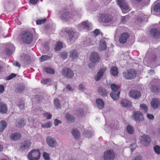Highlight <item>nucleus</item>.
<instances>
[{
    "label": "nucleus",
    "mask_w": 160,
    "mask_h": 160,
    "mask_svg": "<svg viewBox=\"0 0 160 160\" xmlns=\"http://www.w3.org/2000/svg\"><path fill=\"white\" fill-rule=\"evenodd\" d=\"M22 40L24 43H30L33 39V35L32 32L29 31H24L21 35Z\"/></svg>",
    "instance_id": "obj_1"
},
{
    "label": "nucleus",
    "mask_w": 160,
    "mask_h": 160,
    "mask_svg": "<svg viewBox=\"0 0 160 160\" xmlns=\"http://www.w3.org/2000/svg\"><path fill=\"white\" fill-rule=\"evenodd\" d=\"M40 154L39 150H31L28 153V158L29 160H38L40 158Z\"/></svg>",
    "instance_id": "obj_2"
},
{
    "label": "nucleus",
    "mask_w": 160,
    "mask_h": 160,
    "mask_svg": "<svg viewBox=\"0 0 160 160\" xmlns=\"http://www.w3.org/2000/svg\"><path fill=\"white\" fill-rule=\"evenodd\" d=\"M62 74L64 77L69 79L72 78L74 76L73 71L69 68L63 69L62 70Z\"/></svg>",
    "instance_id": "obj_3"
},
{
    "label": "nucleus",
    "mask_w": 160,
    "mask_h": 160,
    "mask_svg": "<svg viewBox=\"0 0 160 160\" xmlns=\"http://www.w3.org/2000/svg\"><path fill=\"white\" fill-rule=\"evenodd\" d=\"M100 60V57L98 53L95 52L92 53L91 56V68L94 67L96 65L97 62Z\"/></svg>",
    "instance_id": "obj_4"
},
{
    "label": "nucleus",
    "mask_w": 160,
    "mask_h": 160,
    "mask_svg": "<svg viewBox=\"0 0 160 160\" xmlns=\"http://www.w3.org/2000/svg\"><path fill=\"white\" fill-rule=\"evenodd\" d=\"M132 118L137 122H140L144 120L142 114L140 111H134L131 116Z\"/></svg>",
    "instance_id": "obj_5"
},
{
    "label": "nucleus",
    "mask_w": 160,
    "mask_h": 160,
    "mask_svg": "<svg viewBox=\"0 0 160 160\" xmlns=\"http://www.w3.org/2000/svg\"><path fill=\"white\" fill-rule=\"evenodd\" d=\"M123 75L126 79H132L136 77V71L131 69L127 72H123Z\"/></svg>",
    "instance_id": "obj_6"
},
{
    "label": "nucleus",
    "mask_w": 160,
    "mask_h": 160,
    "mask_svg": "<svg viewBox=\"0 0 160 160\" xmlns=\"http://www.w3.org/2000/svg\"><path fill=\"white\" fill-rule=\"evenodd\" d=\"M141 143L144 146H147L150 143L151 138L148 135L143 134L139 137Z\"/></svg>",
    "instance_id": "obj_7"
},
{
    "label": "nucleus",
    "mask_w": 160,
    "mask_h": 160,
    "mask_svg": "<svg viewBox=\"0 0 160 160\" xmlns=\"http://www.w3.org/2000/svg\"><path fill=\"white\" fill-rule=\"evenodd\" d=\"M114 156V152L111 150L106 151L104 153V158L105 160H113Z\"/></svg>",
    "instance_id": "obj_8"
},
{
    "label": "nucleus",
    "mask_w": 160,
    "mask_h": 160,
    "mask_svg": "<svg viewBox=\"0 0 160 160\" xmlns=\"http://www.w3.org/2000/svg\"><path fill=\"white\" fill-rule=\"evenodd\" d=\"M46 142L48 146L51 148L56 147L57 143L55 139L49 136L47 138Z\"/></svg>",
    "instance_id": "obj_9"
},
{
    "label": "nucleus",
    "mask_w": 160,
    "mask_h": 160,
    "mask_svg": "<svg viewBox=\"0 0 160 160\" xmlns=\"http://www.w3.org/2000/svg\"><path fill=\"white\" fill-rule=\"evenodd\" d=\"M129 94L130 97L135 99H138L141 98V94L138 91L132 90L129 92Z\"/></svg>",
    "instance_id": "obj_10"
},
{
    "label": "nucleus",
    "mask_w": 160,
    "mask_h": 160,
    "mask_svg": "<svg viewBox=\"0 0 160 160\" xmlns=\"http://www.w3.org/2000/svg\"><path fill=\"white\" fill-rule=\"evenodd\" d=\"M151 105L153 109H157L160 106V101L158 99L154 98L151 102Z\"/></svg>",
    "instance_id": "obj_11"
},
{
    "label": "nucleus",
    "mask_w": 160,
    "mask_h": 160,
    "mask_svg": "<svg viewBox=\"0 0 160 160\" xmlns=\"http://www.w3.org/2000/svg\"><path fill=\"white\" fill-rule=\"evenodd\" d=\"M118 5L121 8L124 10H129V8L125 0H117Z\"/></svg>",
    "instance_id": "obj_12"
},
{
    "label": "nucleus",
    "mask_w": 160,
    "mask_h": 160,
    "mask_svg": "<svg viewBox=\"0 0 160 160\" xmlns=\"http://www.w3.org/2000/svg\"><path fill=\"white\" fill-rule=\"evenodd\" d=\"M106 69L105 68H101L97 73L95 76L94 78L96 81L99 80L103 76L104 73L105 72Z\"/></svg>",
    "instance_id": "obj_13"
},
{
    "label": "nucleus",
    "mask_w": 160,
    "mask_h": 160,
    "mask_svg": "<svg viewBox=\"0 0 160 160\" xmlns=\"http://www.w3.org/2000/svg\"><path fill=\"white\" fill-rule=\"evenodd\" d=\"M97 91L99 94L103 97L106 96L108 94V92L107 90L102 86L98 87Z\"/></svg>",
    "instance_id": "obj_14"
},
{
    "label": "nucleus",
    "mask_w": 160,
    "mask_h": 160,
    "mask_svg": "<svg viewBox=\"0 0 160 160\" xmlns=\"http://www.w3.org/2000/svg\"><path fill=\"white\" fill-rule=\"evenodd\" d=\"M78 57V53L76 50L73 49L70 51L69 57L71 60L73 61L76 59Z\"/></svg>",
    "instance_id": "obj_15"
},
{
    "label": "nucleus",
    "mask_w": 160,
    "mask_h": 160,
    "mask_svg": "<svg viewBox=\"0 0 160 160\" xmlns=\"http://www.w3.org/2000/svg\"><path fill=\"white\" fill-rule=\"evenodd\" d=\"M150 32L151 35L155 38H159L160 36V32L156 28H151Z\"/></svg>",
    "instance_id": "obj_16"
},
{
    "label": "nucleus",
    "mask_w": 160,
    "mask_h": 160,
    "mask_svg": "<svg viewBox=\"0 0 160 160\" xmlns=\"http://www.w3.org/2000/svg\"><path fill=\"white\" fill-rule=\"evenodd\" d=\"M101 22H109L112 21L111 17L108 15L102 14L100 16Z\"/></svg>",
    "instance_id": "obj_17"
},
{
    "label": "nucleus",
    "mask_w": 160,
    "mask_h": 160,
    "mask_svg": "<svg viewBox=\"0 0 160 160\" xmlns=\"http://www.w3.org/2000/svg\"><path fill=\"white\" fill-rule=\"evenodd\" d=\"M129 37L128 34L127 33H122L119 38L120 42L122 43H124L126 42L127 39Z\"/></svg>",
    "instance_id": "obj_18"
},
{
    "label": "nucleus",
    "mask_w": 160,
    "mask_h": 160,
    "mask_svg": "<svg viewBox=\"0 0 160 160\" xmlns=\"http://www.w3.org/2000/svg\"><path fill=\"white\" fill-rule=\"evenodd\" d=\"M31 143L29 141H25L21 143V148L23 150L28 149L30 146Z\"/></svg>",
    "instance_id": "obj_19"
},
{
    "label": "nucleus",
    "mask_w": 160,
    "mask_h": 160,
    "mask_svg": "<svg viewBox=\"0 0 160 160\" xmlns=\"http://www.w3.org/2000/svg\"><path fill=\"white\" fill-rule=\"evenodd\" d=\"M21 60L24 62L25 63H28V62L31 60L30 57L28 55L25 54L24 53L21 54L20 56Z\"/></svg>",
    "instance_id": "obj_20"
},
{
    "label": "nucleus",
    "mask_w": 160,
    "mask_h": 160,
    "mask_svg": "<svg viewBox=\"0 0 160 160\" xmlns=\"http://www.w3.org/2000/svg\"><path fill=\"white\" fill-rule=\"evenodd\" d=\"M89 22L88 21H84L82 22L80 24L78 25V27L79 28L80 30H81L82 29H88L89 27Z\"/></svg>",
    "instance_id": "obj_21"
},
{
    "label": "nucleus",
    "mask_w": 160,
    "mask_h": 160,
    "mask_svg": "<svg viewBox=\"0 0 160 160\" xmlns=\"http://www.w3.org/2000/svg\"><path fill=\"white\" fill-rule=\"evenodd\" d=\"M151 92L154 93L158 94L160 92V88L156 85H152L150 88Z\"/></svg>",
    "instance_id": "obj_22"
},
{
    "label": "nucleus",
    "mask_w": 160,
    "mask_h": 160,
    "mask_svg": "<svg viewBox=\"0 0 160 160\" xmlns=\"http://www.w3.org/2000/svg\"><path fill=\"white\" fill-rule=\"evenodd\" d=\"M8 110L6 105L2 102H0V112L2 114L6 113Z\"/></svg>",
    "instance_id": "obj_23"
},
{
    "label": "nucleus",
    "mask_w": 160,
    "mask_h": 160,
    "mask_svg": "<svg viewBox=\"0 0 160 160\" xmlns=\"http://www.w3.org/2000/svg\"><path fill=\"white\" fill-rule=\"evenodd\" d=\"M121 104L124 107H131L132 106V103L126 100H122L121 102Z\"/></svg>",
    "instance_id": "obj_24"
},
{
    "label": "nucleus",
    "mask_w": 160,
    "mask_h": 160,
    "mask_svg": "<svg viewBox=\"0 0 160 160\" xmlns=\"http://www.w3.org/2000/svg\"><path fill=\"white\" fill-rule=\"evenodd\" d=\"M99 48L101 51H104L107 48V43L106 41L103 40H101Z\"/></svg>",
    "instance_id": "obj_25"
},
{
    "label": "nucleus",
    "mask_w": 160,
    "mask_h": 160,
    "mask_svg": "<svg viewBox=\"0 0 160 160\" xmlns=\"http://www.w3.org/2000/svg\"><path fill=\"white\" fill-rule=\"evenodd\" d=\"M97 107L99 109H102L104 106V104L101 98L97 99L96 100Z\"/></svg>",
    "instance_id": "obj_26"
},
{
    "label": "nucleus",
    "mask_w": 160,
    "mask_h": 160,
    "mask_svg": "<svg viewBox=\"0 0 160 160\" xmlns=\"http://www.w3.org/2000/svg\"><path fill=\"white\" fill-rule=\"evenodd\" d=\"M21 137V134L19 133H15L11 135L10 138L11 140L16 141L20 139Z\"/></svg>",
    "instance_id": "obj_27"
},
{
    "label": "nucleus",
    "mask_w": 160,
    "mask_h": 160,
    "mask_svg": "<svg viewBox=\"0 0 160 160\" xmlns=\"http://www.w3.org/2000/svg\"><path fill=\"white\" fill-rule=\"evenodd\" d=\"M160 12V3L156 4L151 9V12L155 14V12Z\"/></svg>",
    "instance_id": "obj_28"
},
{
    "label": "nucleus",
    "mask_w": 160,
    "mask_h": 160,
    "mask_svg": "<svg viewBox=\"0 0 160 160\" xmlns=\"http://www.w3.org/2000/svg\"><path fill=\"white\" fill-rule=\"evenodd\" d=\"M120 92H112L110 94L111 98L114 100L118 99L119 98Z\"/></svg>",
    "instance_id": "obj_29"
},
{
    "label": "nucleus",
    "mask_w": 160,
    "mask_h": 160,
    "mask_svg": "<svg viewBox=\"0 0 160 160\" xmlns=\"http://www.w3.org/2000/svg\"><path fill=\"white\" fill-rule=\"evenodd\" d=\"M7 127V123L6 122L2 120L0 122V132H2Z\"/></svg>",
    "instance_id": "obj_30"
},
{
    "label": "nucleus",
    "mask_w": 160,
    "mask_h": 160,
    "mask_svg": "<svg viewBox=\"0 0 160 160\" xmlns=\"http://www.w3.org/2000/svg\"><path fill=\"white\" fill-rule=\"evenodd\" d=\"M72 135L75 139H78L79 138L80 133L79 131L76 129L72 130Z\"/></svg>",
    "instance_id": "obj_31"
},
{
    "label": "nucleus",
    "mask_w": 160,
    "mask_h": 160,
    "mask_svg": "<svg viewBox=\"0 0 160 160\" xmlns=\"http://www.w3.org/2000/svg\"><path fill=\"white\" fill-rule=\"evenodd\" d=\"M61 18L63 21H66L68 20V19L70 18L69 12H64L62 15Z\"/></svg>",
    "instance_id": "obj_32"
},
{
    "label": "nucleus",
    "mask_w": 160,
    "mask_h": 160,
    "mask_svg": "<svg viewBox=\"0 0 160 160\" xmlns=\"http://www.w3.org/2000/svg\"><path fill=\"white\" fill-rule=\"evenodd\" d=\"M68 36L70 40L74 41L75 38L74 37V32L72 30H68Z\"/></svg>",
    "instance_id": "obj_33"
},
{
    "label": "nucleus",
    "mask_w": 160,
    "mask_h": 160,
    "mask_svg": "<svg viewBox=\"0 0 160 160\" xmlns=\"http://www.w3.org/2000/svg\"><path fill=\"white\" fill-rule=\"evenodd\" d=\"M25 123L24 120L22 119H18L17 120L16 125L19 127H21L25 125Z\"/></svg>",
    "instance_id": "obj_34"
},
{
    "label": "nucleus",
    "mask_w": 160,
    "mask_h": 160,
    "mask_svg": "<svg viewBox=\"0 0 160 160\" xmlns=\"http://www.w3.org/2000/svg\"><path fill=\"white\" fill-rule=\"evenodd\" d=\"M111 74L114 76H117L118 73V68L115 67H113L112 68H111Z\"/></svg>",
    "instance_id": "obj_35"
},
{
    "label": "nucleus",
    "mask_w": 160,
    "mask_h": 160,
    "mask_svg": "<svg viewBox=\"0 0 160 160\" xmlns=\"http://www.w3.org/2000/svg\"><path fill=\"white\" fill-rule=\"evenodd\" d=\"M111 87L113 91L112 92H120L119 91V87L116 84H112L111 85Z\"/></svg>",
    "instance_id": "obj_36"
},
{
    "label": "nucleus",
    "mask_w": 160,
    "mask_h": 160,
    "mask_svg": "<svg viewBox=\"0 0 160 160\" xmlns=\"http://www.w3.org/2000/svg\"><path fill=\"white\" fill-rule=\"evenodd\" d=\"M66 118L68 120L71 122H73L75 120L73 116L69 113H67L66 114Z\"/></svg>",
    "instance_id": "obj_37"
},
{
    "label": "nucleus",
    "mask_w": 160,
    "mask_h": 160,
    "mask_svg": "<svg viewBox=\"0 0 160 160\" xmlns=\"http://www.w3.org/2000/svg\"><path fill=\"white\" fill-rule=\"evenodd\" d=\"M54 105L56 108H60L61 107L60 101L58 98H56L54 101Z\"/></svg>",
    "instance_id": "obj_38"
},
{
    "label": "nucleus",
    "mask_w": 160,
    "mask_h": 160,
    "mask_svg": "<svg viewBox=\"0 0 160 160\" xmlns=\"http://www.w3.org/2000/svg\"><path fill=\"white\" fill-rule=\"evenodd\" d=\"M51 57L49 56L42 55L40 58V60L41 62H44L46 60L49 59Z\"/></svg>",
    "instance_id": "obj_39"
},
{
    "label": "nucleus",
    "mask_w": 160,
    "mask_h": 160,
    "mask_svg": "<svg viewBox=\"0 0 160 160\" xmlns=\"http://www.w3.org/2000/svg\"><path fill=\"white\" fill-rule=\"evenodd\" d=\"M127 130L128 132L130 134H132L134 133L133 128L130 125L127 126Z\"/></svg>",
    "instance_id": "obj_40"
},
{
    "label": "nucleus",
    "mask_w": 160,
    "mask_h": 160,
    "mask_svg": "<svg viewBox=\"0 0 160 160\" xmlns=\"http://www.w3.org/2000/svg\"><path fill=\"white\" fill-rule=\"evenodd\" d=\"M62 43L60 42H58L56 45L55 49L57 50H60L62 48Z\"/></svg>",
    "instance_id": "obj_41"
},
{
    "label": "nucleus",
    "mask_w": 160,
    "mask_h": 160,
    "mask_svg": "<svg viewBox=\"0 0 160 160\" xmlns=\"http://www.w3.org/2000/svg\"><path fill=\"white\" fill-rule=\"evenodd\" d=\"M25 88V86L22 85H20L17 88V91L18 92H20L24 91Z\"/></svg>",
    "instance_id": "obj_42"
},
{
    "label": "nucleus",
    "mask_w": 160,
    "mask_h": 160,
    "mask_svg": "<svg viewBox=\"0 0 160 160\" xmlns=\"http://www.w3.org/2000/svg\"><path fill=\"white\" fill-rule=\"evenodd\" d=\"M59 56L62 58L65 59L68 56V53L66 52H62L60 54Z\"/></svg>",
    "instance_id": "obj_43"
},
{
    "label": "nucleus",
    "mask_w": 160,
    "mask_h": 160,
    "mask_svg": "<svg viewBox=\"0 0 160 160\" xmlns=\"http://www.w3.org/2000/svg\"><path fill=\"white\" fill-rule=\"evenodd\" d=\"M45 69L46 72L48 73L53 74L55 73V71L51 68H45Z\"/></svg>",
    "instance_id": "obj_44"
},
{
    "label": "nucleus",
    "mask_w": 160,
    "mask_h": 160,
    "mask_svg": "<svg viewBox=\"0 0 160 160\" xmlns=\"http://www.w3.org/2000/svg\"><path fill=\"white\" fill-rule=\"evenodd\" d=\"M46 21V18L39 19L37 20L36 23L37 25H40L44 23Z\"/></svg>",
    "instance_id": "obj_45"
},
{
    "label": "nucleus",
    "mask_w": 160,
    "mask_h": 160,
    "mask_svg": "<svg viewBox=\"0 0 160 160\" xmlns=\"http://www.w3.org/2000/svg\"><path fill=\"white\" fill-rule=\"evenodd\" d=\"M155 152L157 154H160V147L158 145L155 146L153 148Z\"/></svg>",
    "instance_id": "obj_46"
},
{
    "label": "nucleus",
    "mask_w": 160,
    "mask_h": 160,
    "mask_svg": "<svg viewBox=\"0 0 160 160\" xmlns=\"http://www.w3.org/2000/svg\"><path fill=\"white\" fill-rule=\"evenodd\" d=\"M52 125L51 122H48L44 124H42V127L44 128H48L51 127Z\"/></svg>",
    "instance_id": "obj_47"
},
{
    "label": "nucleus",
    "mask_w": 160,
    "mask_h": 160,
    "mask_svg": "<svg viewBox=\"0 0 160 160\" xmlns=\"http://www.w3.org/2000/svg\"><path fill=\"white\" fill-rule=\"evenodd\" d=\"M43 116L46 118L48 119H50L52 117V115L49 112H47L43 114Z\"/></svg>",
    "instance_id": "obj_48"
},
{
    "label": "nucleus",
    "mask_w": 160,
    "mask_h": 160,
    "mask_svg": "<svg viewBox=\"0 0 160 160\" xmlns=\"http://www.w3.org/2000/svg\"><path fill=\"white\" fill-rule=\"evenodd\" d=\"M43 156L45 160H50L49 154L46 152H44Z\"/></svg>",
    "instance_id": "obj_49"
},
{
    "label": "nucleus",
    "mask_w": 160,
    "mask_h": 160,
    "mask_svg": "<svg viewBox=\"0 0 160 160\" xmlns=\"http://www.w3.org/2000/svg\"><path fill=\"white\" fill-rule=\"evenodd\" d=\"M83 113V111L82 109H78L76 112V114L79 116L82 115Z\"/></svg>",
    "instance_id": "obj_50"
},
{
    "label": "nucleus",
    "mask_w": 160,
    "mask_h": 160,
    "mask_svg": "<svg viewBox=\"0 0 160 160\" xmlns=\"http://www.w3.org/2000/svg\"><path fill=\"white\" fill-rule=\"evenodd\" d=\"M16 74L13 73H12L11 74H10L9 76L6 79L8 80H11L13 78L16 77Z\"/></svg>",
    "instance_id": "obj_51"
},
{
    "label": "nucleus",
    "mask_w": 160,
    "mask_h": 160,
    "mask_svg": "<svg viewBox=\"0 0 160 160\" xmlns=\"http://www.w3.org/2000/svg\"><path fill=\"white\" fill-rule=\"evenodd\" d=\"M140 107L144 109L145 112H146L148 111V107L147 105L145 104H141L140 105Z\"/></svg>",
    "instance_id": "obj_52"
},
{
    "label": "nucleus",
    "mask_w": 160,
    "mask_h": 160,
    "mask_svg": "<svg viewBox=\"0 0 160 160\" xmlns=\"http://www.w3.org/2000/svg\"><path fill=\"white\" fill-rule=\"evenodd\" d=\"M18 106L21 110L23 109L24 107V104L23 101H22L19 102Z\"/></svg>",
    "instance_id": "obj_53"
},
{
    "label": "nucleus",
    "mask_w": 160,
    "mask_h": 160,
    "mask_svg": "<svg viewBox=\"0 0 160 160\" xmlns=\"http://www.w3.org/2000/svg\"><path fill=\"white\" fill-rule=\"evenodd\" d=\"M78 89L80 91H83L85 89L84 85L83 84H80L78 85Z\"/></svg>",
    "instance_id": "obj_54"
},
{
    "label": "nucleus",
    "mask_w": 160,
    "mask_h": 160,
    "mask_svg": "<svg viewBox=\"0 0 160 160\" xmlns=\"http://www.w3.org/2000/svg\"><path fill=\"white\" fill-rule=\"evenodd\" d=\"M51 79L49 78L46 79L41 81V83L43 84H46L48 82L50 81Z\"/></svg>",
    "instance_id": "obj_55"
},
{
    "label": "nucleus",
    "mask_w": 160,
    "mask_h": 160,
    "mask_svg": "<svg viewBox=\"0 0 160 160\" xmlns=\"http://www.w3.org/2000/svg\"><path fill=\"white\" fill-rule=\"evenodd\" d=\"M61 123V121L58 119H55L54 120V124L55 126H57L59 124Z\"/></svg>",
    "instance_id": "obj_56"
},
{
    "label": "nucleus",
    "mask_w": 160,
    "mask_h": 160,
    "mask_svg": "<svg viewBox=\"0 0 160 160\" xmlns=\"http://www.w3.org/2000/svg\"><path fill=\"white\" fill-rule=\"evenodd\" d=\"M66 87V88L69 91L73 92L74 89L72 88V87L69 84H67Z\"/></svg>",
    "instance_id": "obj_57"
},
{
    "label": "nucleus",
    "mask_w": 160,
    "mask_h": 160,
    "mask_svg": "<svg viewBox=\"0 0 160 160\" xmlns=\"http://www.w3.org/2000/svg\"><path fill=\"white\" fill-rule=\"evenodd\" d=\"M128 17L127 16L122 17L121 18L122 22V23H125L126 21V19Z\"/></svg>",
    "instance_id": "obj_58"
},
{
    "label": "nucleus",
    "mask_w": 160,
    "mask_h": 160,
    "mask_svg": "<svg viewBox=\"0 0 160 160\" xmlns=\"http://www.w3.org/2000/svg\"><path fill=\"white\" fill-rule=\"evenodd\" d=\"M132 160H142L141 156L140 155H138V156H136V157L133 158Z\"/></svg>",
    "instance_id": "obj_59"
},
{
    "label": "nucleus",
    "mask_w": 160,
    "mask_h": 160,
    "mask_svg": "<svg viewBox=\"0 0 160 160\" xmlns=\"http://www.w3.org/2000/svg\"><path fill=\"white\" fill-rule=\"evenodd\" d=\"M13 64L14 66L17 67H20L21 66L20 63L17 62V61L14 62L13 63Z\"/></svg>",
    "instance_id": "obj_60"
},
{
    "label": "nucleus",
    "mask_w": 160,
    "mask_h": 160,
    "mask_svg": "<svg viewBox=\"0 0 160 160\" xmlns=\"http://www.w3.org/2000/svg\"><path fill=\"white\" fill-rule=\"evenodd\" d=\"M147 116L148 118L150 120H153L154 118V116L152 114H148Z\"/></svg>",
    "instance_id": "obj_61"
},
{
    "label": "nucleus",
    "mask_w": 160,
    "mask_h": 160,
    "mask_svg": "<svg viewBox=\"0 0 160 160\" xmlns=\"http://www.w3.org/2000/svg\"><path fill=\"white\" fill-rule=\"evenodd\" d=\"M160 82V80L156 79H153L152 81V83L155 84H158Z\"/></svg>",
    "instance_id": "obj_62"
},
{
    "label": "nucleus",
    "mask_w": 160,
    "mask_h": 160,
    "mask_svg": "<svg viewBox=\"0 0 160 160\" xmlns=\"http://www.w3.org/2000/svg\"><path fill=\"white\" fill-rule=\"evenodd\" d=\"M4 91V87L2 85H0V93H2Z\"/></svg>",
    "instance_id": "obj_63"
},
{
    "label": "nucleus",
    "mask_w": 160,
    "mask_h": 160,
    "mask_svg": "<svg viewBox=\"0 0 160 160\" xmlns=\"http://www.w3.org/2000/svg\"><path fill=\"white\" fill-rule=\"evenodd\" d=\"M100 32V30L98 29H96L94 31L93 33L95 36L98 34Z\"/></svg>",
    "instance_id": "obj_64"
}]
</instances>
